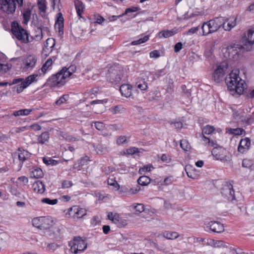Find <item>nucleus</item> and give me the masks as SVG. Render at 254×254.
Returning <instances> with one entry per match:
<instances>
[{"instance_id": "nucleus-1", "label": "nucleus", "mask_w": 254, "mask_h": 254, "mask_svg": "<svg viewBox=\"0 0 254 254\" xmlns=\"http://www.w3.org/2000/svg\"><path fill=\"white\" fill-rule=\"evenodd\" d=\"M238 69H234L229 74V78L226 79L228 90L232 95H241L246 88L245 81L240 77Z\"/></svg>"}, {"instance_id": "nucleus-2", "label": "nucleus", "mask_w": 254, "mask_h": 254, "mask_svg": "<svg viewBox=\"0 0 254 254\" xmlns=\"http://www.w3.org/2000/svg\"><path fill=\"white\" fill-rule=\"evenodd\" d=\"M38 76L37 74H33L28 76L25 80L22 78L13 79L11 83L8 82H0V86H4L7 85H11L12 84H17L21 82L20 84L14 86L12 88V90H16L17 93H20L23 90L30 85L31 83L37 81L36 78Z\"/></svg>"}, {"instance_id": "nucleus-3", "label": "nucleus", "mask_w": 254, "mask_h": 254, "mask_svg": "<svg viewBox=\"0 0 254 254\" xmlns=\"http://www.w3.org/2000/svg\"><path fill=\"white\" fill-rule=\"evenodd\" d=\"M11 32L14 37L23 43H27L30 42L29 33L17 21H13L11 26Z\"/></svg>"}, {"instance_id": "nucleus-4", "label": "nucleus", "mask_w": 254, "mask_h": 254, "mask_svg": "<svg viewBox=\"0 0 254 254\" xmlns=\"http://www.w3.org/2000/svg\"><path fill=\"white\" fill-rule=\"evenodd\" d=\"M122 76V68L119 64H115L111 66L106 74L107 80L113 84H117L120 83Z\"/></svg>"}, {"instance_id": "nucleus-5", "label": "nucleus", "mask_w": 254, "mask_h": 254, "mask_svg": "<svg viewBox=\"0 0 254 254\" xmlns=\"http://www.w3.org/2000/svg\"><path fill=\"white\" fill-rule=\"evenodd\" d=\"M66 82V78L63 74L61 70L57 72L56 74H53L51 76L47 81V84L49 86H62Z\"/></svg>"}, {"instance_id": "nucleus-6", "label": "nucleus", "mask_w": 254, "mask_h": 254, "mask_svg": "<svg viewBox=\"0 0 254 254\" xmlns=\"http://www.w3.org/2000/svg\"><path fill=\"white\" fill-rule=\"evenodd\" d=\"M70 251L74 254L82 252L87 248V244L79 237H75L73 241L69 243Z\"/></svg>"}, {"instance_id": "nucleus-7", "label": "nucleus", "mask_w": 254, "mask_h": 254, "mask_svg": "<svg viewBox=\"0 0 254 254\" xmlns=\"http://www.w3.org/2000/svg\"><path fill=\"white\" fill-rule=\"evenodd\" d=\"M244 49L239 45L228 46L224 52V57L230 60L236 61L239 59L241 50Z\"/></svg>"}, {"instance_id": "nucleus-8", "label": "nucleus", "mask_w": 254, "mask_h": 254, "mask_svg": "<svg viewBox=\"0 0 254 254\" xmlns=\"http://www.w3.org/2000/svg\"><path fill=\"white\" fill-rule=\"evenodd\" d=\"M203 228L206 232L209 233H221L225 230L223 225L220 222L215 221L205 222Z\"/></svg>"}, {"instance_id": "nucleus-9", "label": "nucleus", "mask_w": 254, "mask_h": 254, "mask_svg": "<svg viewBox=\"0 0 254 254\" xmlns=\"http://www.w3.org/2000/svg\"><path fill=\"white\" fill-rule=\"evenodd\" d=\"M214 130V127L210 125H206L202 128V133L199 134V136L201 137V140L204 141L205 144L210 146H214L217 145L216 140H211L204 135V134H211L213 133Z\"/></svg>"}, {"instance_id": "nucleus-10", "label": "nucleus", "mask_w": 254, "mask_h": 254, "mask_svg": "<svg viewBox=\"0 0 254 254\" xmlns=\"http://www.w3.org/2000/svg\"><path fill=\"white\" fill-rule=\"evenodd\" d=\"M241 42L242 48L247 51L250 50L252 46L254 44V29H249L247 35L242 37Z\"/></svg>"}, {"instance_id": "nucleus-11", "label": "nucleus", "mask_w": 254, "mask_h": 254, "mask_svg": "<svg viewBox=\"0 0 254 254\" xmlns=\"http://www.w3.org/2000/svg\"><path fill=\"white\" fill-rule=\"evenodd\" d=\"M221 194L222 196L228 200H236L237 199L235 195L234 190L232 184L229 182H226L223 185L221 190Z\"/></svg>"}, {"instance_id": "nucleus-12", "label": "nucleus", "mask_w": 254, "mask_h": 254, "mask_svg": "<svg viewBox=\"0 0 254 254\" xmlns=\"http://www.w3.org/2000/svg\"><path fill=\"white\" fill-rule=\"evenodd\" d=\"M212 154L216 160L225 162L229 160V157L227 156V151L222 147H215L211 151Z\"/></svg>"}, {"instance_id": "nucleus-13", "label": "nucleus", "mask_w": 254, "mask_h": 254, "mask_svg": "<svg viewBox=\"0 0 254 254\" xmlns=\"http://www.w3.org/2000/svg\"><path fill=\"white\" fill-rule=\"evenodd\" d=\"M0 8L7 14L13 13L16 9V4L14 0H1Z\"/></svg>"}, {"instance_id": "nucleus-14", "label": "nucleus", "mask_w": 254, "mask_h": 254, "mask_svg": "<svg viewBox=\"0 0 254 254\" xmlns=\"http://www.w3.org/2000/svg\"><path fill=\"white\" fill-rule=\"evenodd\" d=\"M85 214V210L79 206H73L68 210V215L74 219L82 218Z\"/></svg>"}, {"instance_id": "nucleus-15", "label": "nucleus", "mask_w": 254, "mask_h": 254, "mask_svg": "<svg viewBox=\"0 0 254 254\" xmlns=\"http://www.w3.org/2000/svg\"><path fill=\"white\" fill-rule=\"evenodd\" d=\"M208 22L211 31L214 33L216 32L221 26L223 27V25L226 22V20L223 17H219L211 19Z\"/></svg>"}, {"instance_id": "nucleus-16", "label": "nucleus", "mask_w": 254, "mask_h": 254, "mask_svg": "<svg viewBox=\"0 0 254 254\" xmlns=\"http://www.w3.org/2000/svg\"><path fill=\"white\" fill-rule=\"evenodd\" d=\"M225 67L220 65L217 66L212 74L213 79L217 83L222 80L225 73Z\"/></svg>"}, {"instance_id": "nucleus-17", "label": "nucleus", "mask_w": 254, "mask_h": 254, "mask_svg": "<svg viewBox=\"0 0 254 254\" xmlns=\"http://www.w3.org/2000/svg\"><path fill=\"white\" fill-rule=\"evenodd\" d=\"M55 26L56 28H58L60 35H63L64 34V18L61 12L57 14Z\"/></svg>"}, {"instance_id": "nucleus-18", "label": "nucleus", "mask_w": 254, "mask_h": 254, "mask_svg": "<svg viewBox=\"0 0 254 254\" xmlns=\"http://www.w3.org/2000/svg\"><path fill=\"white\" fill-rule=\"evenodd\" d=\"M250 145L251 140L249 138L246 137L244 139H242L240 142L238 150L239 152L244 153L249 149Z\"/></svg>"}, {"instance_id": "nucleus-19", "label": "nucleus", "mask_w": 254, "mask_h": 254, "mask_svg": "<svg viewBox=\"0 0 254 254\" xmlns=\"http://www.w3.org/2000/svg\"><path fill=\"white\" fill-rule=\"evenodd\" d=\"M41 225L40 226V229L47 230L51 228L52 225L53 220L51 217H41Z\"/></svg>"}, {"instance_id": "nucleus-20", "label": "nucleus", "mask_w": 254, "mask_h": 254, "mask_svg": "<svg viewBox=\"0 0 254 254\" xmlns=\"http://www.w3.org/2000/svg\"><path fill=\"white\" fill-rule=\"evenodd\" d=\"M55 45V41L53 38H48L46 43L44 44V47L43 49V53L46 55H47V53H51L53 48Z\"/></svg>"}, {"instance_id": "nucleus-21", "label": "nucleus", "mask_w": 254, "mask_h": 254, "mask_svg": "<svg viewBox=\"0 0 254 254\" xmlns=\"http://www.w3.org/2000/svg\"><path fill=\"white\" fill-rule=\"evenodd\" d=\"M178 28H174L171 30H164L161 31L158 33V36L159 38H169L171 37L178 32Z\"/></svg>"}, {"instance_id": "nucleus-22", "label": "nucleus", "mask_w": 254, "mask_h": 254, "mask_svg": "<svg viewBox=\"0 0 254 254\" xmlns=\"http://www.w3.org/2000/svg\"><path fill=\"white\" fill-rule=\"evenodd\" d=\"M132 86L128 84H122L120 86V90L123 96L126 97H129L131 95Z\"/></svg>"}, {"instance_id": "nucleus-23", "label": "nucleus", "mask_w": 254, "mask_h": 254, "mask_svg": "<svg viewBox=\"0 0 254 254\" xmlns=\"http://www.w3.org/2000/svg\"><path fill=\"white\" fill-rule=\"evenodd\" d=\"M18 151L19 160L22 163H23L30 157L31 154L28 151L22 148H19Z\"/></svg>"}, {"instance_id": "nucleus-24", "label": "nucleus", "mask_w": 254, "mask_h": 254, "mask_svg": "<svg viewBox=\"0 0 254 254\" xmlns=\"http://www.w3.org/2000/svg\"><path fill=\"white\" fill-rule=\"evenodd\" d=\"M76 69V66L75 65H71L68 68L66 67H64L61 70L63 74H64V76L66 79V78L69 77L72 75V73L75 72Z\"/></svg>"}, {"instance_id": "nucleus-25", "label": "nucleus", "mask_w": 254, "mask_h": 254, "mask_svg": "<svg viewBox=\"0 0 254 254\" xmlns=\"http://www.w3.org/2000/svg\"><path fill=\"white\" fill-rule=\"evenodd\" d=\"M74 5L77 15L79 17H82L81 14L85 8V6L83 2L79 0H75Z\"/></svg>"}, {"instance_id": "nucleus-26", "label": "nucleus", "mask_w": 254, "mask_h": 254, "mask_svg": "<svg viewBox=\"0 0 254 254\" xmlns=\"http://www.w3.org/2000/svg\"><path fill=\"white\" fill-rule=\"evenodd\" d=\"M163 237L168 240H174L179 237V234L177 232L165 231L161 234Z\"/></svg>"}, {"instance_id": "nucleus-27", "label": "nucleus", "mask_w": 254, "mask_h": 254, "mask_svg": "<svg viewBox=\"0 0 254 254\" xmlns=\"http://www.w3.org/2000/svg\"><path fill=\"white\" fill-rule=\"evenodd\" d=\"M34 191L38 193H43L45 191V186L44 184L41 182L38 181L33 185Z\"/></svg>"}, {"instance_id": "nucleus-28", "label": "nucleus", "mask_w": 254, "mask_h": 254, "mask_svg": "<svg viewBox=\"0 0 254 254\" xmlns=\"http://www.w3.org/2000/svg\"><path fill=\"white\" fill-rule=\"evenodd\" d=\"M32 13V9L30 8H24L22 11L23 22L24 24H27L30 19Z\"/></svg>"}, {"instance_id": "nucleus-29", "label": "nucleus", "mask_w": 254, "mask_h": 254, "mask_svg": "<svg viewBox=\"0 0 254 254\" xmlns=\"http://www.w3.org/2000/svg\"><path fill=\"white\" fill-rule=\"evenodd\" d=\"M50 138V133L48 131L42 132L38 137V142L41 144H43L49 141Z\"/></svg>"}, {"instance_id": "nucleus-30", "label": "nucleus", "mask_w": 254, "mask_h": 254, "mask_svg": "<svg viewBox=\"0 0 254 254\" xmlns=\"http://www.w3.org/2000/svg\"><path fill=\"white\" fill-rule=\"evenodd\" d=\"M44 175L42 169L38 167H36L33 169L31 171L30 176L31 177L35 178H40L43 177Z\"/></svg>"}, {"instance_id": "nucleus-31", "label": "nucleus", "mask_w": 254, "mask_h": 254, "mask_svg": "<svg viewBox=\"0 0 254 254\" xmlns=\"http://www.w3.org/2000/svg\"><path fill=\"white\" fill-rule=\"evenodd\" d=\"M37 62V59L35 56H29L25 60V66L26 67H33Z\"/></svg>"}, {"instance_id": "nucleus-32", "label": "nucleus", "mask_w": 254, "mask_h": 254, "mask_svg": "<svg viewBox=\"0 0 254 254\" xmlns=\"http://www.w3.org/2000/svg\"><path fill=\"white\" fill-rule=\"evenodd\" d=\"M33 111L32 109H24L14 111L12 115L15 117L20 116H27Z\"/></svg>"}, {"instance_id": "nucleus-33", "label": "nucleus", "mask_w": 254, "mask_h": 254, "mask_svg": "<svg viewBox=\"0 0 254 254\" xmlns=\"http://www.w3.org/2000/svg\"><path fill=\"white\" fill-rule=\"evenodd\" d=\"M201 28L202 30V35L203 36H206L213 33L208 21L204 22Z\"/></svg>"}, {"instance_id": "nucleus-34", "label": "nucleus", "mask_w": 254, "mask_h": 254, "mask_svg": "<svg viewBox=\"0 0 254 254\" xmlns=\"http://www.w3.org/2000/svg\"><path fill=\"white\" fill-rule=\"evenodd\" d=\"M38 9L41 13H45L47 10L46 0H38L37 1Z\"/></svg>"}, {"instance_id": "nucleus-35", "label": "nucleus", "mask_w": 254, "mask_h": 254, "mask_svg": "<svg viewBox=\"0 0 254 254\" xmlns=\"http://www.w3.org/2000/svg\"><path fill=\"white\" fill-rule=\"evenodd\" d=\"M43 161L47 166H56L59 164V162L56 160H54L50 157H45L43 158Z\"/></svg>"}, {"instance_id": "nucleus-36", "label": "nucleus", "mask_w": 254, "mask_h": 254, "mask_svg": "<svg viewBox=\"0 0 254 254\" xmlns=\"http://www.w3.org/2000/svg\"><path fill=\"white\" fill-rule=\"evenodd\" d=\"M150 182V179L146 176L140 177L137 180V183L141 186H146Z\"/></svg>"}, {"instance_id": "nucleus-37", "label": "nucleus", "mask_w": 254, "mask_h": 254, "mask_svg": "<svg viewBox=\"0 0 254 254\" xmlns=\"http://www.w3.org/2000/svg\"><path fill=\"white\" fill-rule=\"evenodd\" d=\"M227 132L229 133L233 134L236 135H241L243 132H245L244 129L241 128H227Z\"/></svg>"}, {"instance_id": "nucleus-38", "label": "nucleus", "mask_w": 254, "mask_h": 254, "mask_svg": "<svg viewBox=\"0 0 254 254\" xmlns=\"http://www.w3.org/2000/svg\"><path fill=\"white\" fill-rule=\"evenodd\" d=\"M125 109L122 107V106H116L111 107L109 109V111L113 114H118L123 113Z\"/></svg>"}, {"instance_id": "nucleus-39", "label": "nucleus", "mask_w": 254, "mask_h": 254, "mask_svg": "<svg viewBox=\"0 0 254 254\" xmlns=\"http://www.w3.org/2000/svg\"><path fill=\"white\" fill-rule=\"evenodd\" d=\"M53 61L51 58L49 59L46 63L43 64L41 68V70L43 74H45L49 67L52 65Z\"/></svg>"}, {"instance_id": "nucleus-40", "label": "nucleus", "mask_w": 254, "mask_h": 254, "mask_svg": "<svg viewBox=\"0 0 254 254\" xmlns=\"http://www.w3.org/2000/svg\"><path fill=\"white\" fill-rule=\"evenodd\" d=\"M236 25V18H234L233 21L229 22L227 24L225 22L223 25V28L226 31H230L232 28L234 27Z\"/></svg>"}, {"instance_id": "nucleus-41", "label": "nucleus", "mask_w": 254, "mask_h": 254, "mask_svg": "<svg viewBox=\"0 0 254 254\" xmlns=\"http://www.w3.org/2000/svg\"><path fill=\"white\" fill-rule=\"evenodd\" d=\"M145 78H143L142 80V83L141 82H138L136 83L137 87L141 91H146L148 88V85L146 81H145Z\"/></svg>"}, {"instance_id": "nucleus-42", "label": "nucleus", "mask_w": 254, "mask_h": 254, "mask_svg": "<svg viewBox=\"0 0 254 254\" xmlns=\"http://www.w3.org/2000/svg\"><path fill=\"white\" fill-rule=\"evenodd\" d=\"M69 98V96L67 94L63 95L58 100L55 102V105L60 106L64 103Z\"/></svg>"}, {"instance_id": "nucleus-43", "label": "nucleus", "mask_w": 254, "mask_h": 254, "mask_svg": "<svg viewBox=\"0 0 254 254\" xmlns=\"http://www.w3.org/2000/svg\"><path fill=\"white\" fill-rule=\"evenodd\" d=\"M41 202L43 203H46L49 205H55L58 203V199H51L49 198H44L41 199Z\"/></svg>"}, {"instance_id": "nucleus-44", "label": "nucleus", "mask_w": 254, "mask_h": 254, "mask_svg": "<svg viewBox=\"0 0 254 254\" xmlns=\"http://www.w3.org/2000/svg\"><path fill=\"white\" fill-rule=\"evenodd\" d=\"M133 208L137 214H139L144 210V205L142 203L133 204Z\"/></svg>"}, {"instance_id": "nucleus-45", "label": "nucleus", "mask_w": 254, "mask_h": 254, "mask_svg": "<svg viewBox=\"0 0 254 254\" xmlns=\"http://www.w3.org/2000/svg\"><path fill=\"white\" fill-rule=\"evenodd\" d=\"M144 76L146 77L145 79H146V81L148 82H153L154 80H156L155 76L154 74H152L151 72L146 71L144 73V75H142L141 78L143 79Z\"/></svg>"}, {"instance_id": "nucleus-46", "label": "nucleus", "mask_w": 254, "mask_h": 254, "mask_svg": "<svg viewBox=\"0 0 254 254\" xmlns=\"http://www.w3.org/2000/svg\"><path fill=\"white\" fill-rule=\"evenodd\" d=\"M253 161L248 159H245L242 162V166L245 168H250L253 165Z\"/></svg>"}, {"instance_id": "nucleus-47", "label": "nucleus", "mask_w": 254, "mask_h": 254, "mask_svg": "<svg viewBox=\"0 0 254 254\" xmlns=\"http://www.w3.org/2000/svg\"><path fill=\"white\" fill-rule=\"evenodd\" d=\"M108 184L110 186H113L115 188L119 189L120 186L114 178H109L108 180Z\"/></svg>"}, {"instance_id": "nucleus-48", "label": "nucleus", "mask_w": 254, "mask_h": 254, "mask_svg": "<svg viewBox=\"0 0 254 254\" xmlns=\"http://www.w3.org/2000/svg\"><path fill=\"white\" fill-rule=\"evenodd\" d=\"M127 138L125 135H120L117 138L116 142L117 144L121 145L127 142Z\"/></svg>"}, {"instance_id": "nucleus-49", "label": "nucleus", "mask_w": 254, "mask_h": 254, "mask_svg": "<svg viewBox=\"0 0 254 254\" xmlns=\"http://www.w3.org/2000/svg\"><path fill=\"white\" fill-rule=\"evenodd\" d=\"M108 217L109 219H110V220L114 222L119 221V217L117 214H114L112 212H110L108 214Z\"/></svg>"}, {"instance_id": "nucleus-50", "label": "nucleus", "mask_w": 254, "mask_h": 254, "mask_svg": "<svg viewBox=\"0 0 254 254\" xmlns=\"http://www.w3.org/2000/svg\"><path fill=\"white\" fill-rule=\"evenodd\" d=\"M73 186L71 181L68 180H64L62 183V187L63 189L69 188Z\"/></svg>"}, {"instance_id": "nucleus-51", "label": "nucleus", "mask_w": 254, "mask_h": 254, "mask_svg": "<svg viewBox=\"0 0 254 254\" xmlns=\"http://www.w3.org/2000/svg\"><path fill=\"white\" fill-rule=\"evenodd\" d=\"M227 243H225V242L222 240H217L215 242V248H227Z\"/></svg>"}, {"instance_id": "nucleus-52", "label": "nucleus", "mask_w": 254, "mask_h": 254, "mask_svg": "<svg viewBox=\"0 0 254 254\" xmlns=\"http://www.w3.org/2000/svg\"><path fill=\"white\" fill-rule=\"evenodd\" d=\"M108 102V99H105L103 100H93L90 102V104L91 105H95V104H101L102 106H103V105L107 103Z\"/></svg>"}, {"instance_id": "nucleus-53", "label": "nucleus", "mask_w": 254, "mask_h": 254, "mask_svg": "<svg viewBox=\"0 0 254 254\" xmlns=\"http://www.w3.org/2000/svg\"><path fill=\"white\" fill-rule=\"evenodd\" d=\"M166 74V72L165 71V69H161L157 70L155 73L154 74L155 79H158L161 76L165 75Z\"/></svg>"}, {"instance_id": "nucleus-54", "label": "nucleus", "mask_w": 254, "mask_h": 254, "mask_svg": "<svg viewBox=\"0 0 254 254\" xmlns=\"http://www.w3.org/2000/svg\"><path fill=\"white\" fill-rule=\"evenodd\" d=\"M32 223L34 227L40 229V226L41 225V217L34 218L32 220Z\"/></svg>"}, {"instance_id": "nucleus-55", "label": "nucleus", "mask_w": 254, "mask_h": 254, "mask_svg": "<svg viewBox=\"0 0 254 254\" xmlns=\"http://www.w3.org/2000/svg\"><path fill=\"white\" fill-rule=\"evenodd\" d=\"M139 9V8L138 7H135V6H132L130 7H128L126 8L125 13L122 14V15H124L125 14H127L129 12H136L138 11Z\"/></svg>"}, {"instance_id": "nucleus-56", "label": "nucleus", "mask_w": 254, "mask_h": 254, "mask_svg": "<svg viewBox=\"0 0 254 254\" xmlns=\"http://www.w3.org/2000/svg\"><path fill=\"white\" fill-rule=\"evenodd\" d=\"M185 170L186 171L187 176L189 178H191L193 179H195L197 178V175L193 172L192 170H190V171H189V170H188V169L186 168L185 169Z\"/></svg>"}, {"instance_id": "nucleus-57", "label": "nucleus", "mask_w": 254, "mask_h": 254, "mask_svg": "<svg viewBox=\"0 0 254 254\" xmlns=\"http://www.w3.org/2000/svg\"><path fill=\"white\" fill-rule=\"evenodd\" d=\"M180 146L184 150H188L189 148V144L186 140H182L181 141Z\"/></svg>"}, {"instance_id": "nucleus-58", "label": "nucleus", "mask_w": 254, "mask_h": 254, "mask_svg": "<svg viewBox=\"0 0 254 254\" xmlns=\"http://www.w3.org/2000/svg\"><path fill=\"white\" fill-rule=\"evenodd\" d=\"M152 169H153V167L152 165H147V166H144L143 167L140 168L139 169V172L141 173H145L146 172H150L151 171Z\"/></svg>"}, {"instance_id": "nucleus-59", "label": "nucleus", "mask_w": 254, "mask_h": 254, "mask_svg": "<svg viewBox=\"0 0 254 254\" xmlns=\"http://www.w3.org/2000/svg\"><path fill=\"white\" fill-rule=\"evenodd\" d=\"M44 233L45 236L50 238L51 239H54L56 238L54 233L53 232V231L51 230L50 228L46 230Z\"/></svg>"}, {"instance_id": "nucleus-60", "label": "nucleus", "mask_w": 254, "mask_h": 254, "mask_svg": "<svg viewBox=\"0 0 254 254\" xmlns=\"http://www.w3.org/2000/svg\"><path fill=\"white\" fill-rule=\"evenodd\" d=\"M149 55L151 58H158L160 56V52L158 50H154L151 51Z\"/></svg>"}, {"instance_id": "nucleus-61", "label": "nucleus", "mask_w": 254, "mask_h": 254, "mask_svg": "<svg viewBox=\"0 0 254 254\" xmlns=\"http://www.w3.org/2000/svg\"><path fill=\"white\" fill-rule=\"evenodd\" d=\"M160 159L161 161L165 163H170L171 161V158L165 154L161 155Z\"/></svg>"}, {"instance_id": "nucleus-62", "label": "nucleus", "mask_w": 254, "mask_h": 254, "mask_svg": "<svg viewBox=\"0 0 254 254\" xmlns=\"http://www.w3.org/2000/svg\"><path fill=\"white\" fill-rule=\"evenodd\" d=\"M183 48V44L181 42L176 43L174 46V52L178 53Z\"/></svg>"}, {"instance_id": "nucleus-63", "label": "nucleus", "mask_w": 254, "mask_h": 254, "mask_svg": "<svg viewBox=\"0 0 254 254\" xmlns=\"http://www.w3.org/2000/svg\"><path fill=\"white\" fill-rule=\"evenodd\" d=\"M28 127L29 129H31L35 131H38L41 129V127L37 124H34L30 126H28Z\"/></svg>"}, {"instance_id": "nucleus-64", "label": "nucleus", "mask_w": 254, "mask_h": 254, "mask_svg": "<svg viewBox=\"0 0 254 254\" xmlns=\"http://www.w3.org/2000/svg\"><path fill=\"white\" fill-rule=\"evenodd\" d=\"M95 127L99 130H102L104 127V125L101 122H97L95 123Z\"/></svg>"}]
</instances>
